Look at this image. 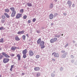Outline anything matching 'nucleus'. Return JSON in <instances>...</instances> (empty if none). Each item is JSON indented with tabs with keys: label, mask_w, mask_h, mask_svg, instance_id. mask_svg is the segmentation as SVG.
I'll list each match as a JSON object with an SVG mask.
<instances>
[{
	"label": "nucleus",
	"mask_w": 77,
	"mask_h": 77,
	"mask_svg": "<svg viewBox=\"0 0 77 77\" xmlns=\"http://www.w3.org/2000/svg\"><path fill=\"white\" fill-rule=\"evenodd\" d=\"M52 55H54V57H59V53H56L55 52H53L52 54Z\"/></svg>",
	"instance_id": "nucleus-1"
},
{
	"label": "nucleus",
	"mask_w": 77,
	"mask_h": 77,
	"mask_svg": "<svg viewBox=\"0 0 77 77\" xmlns=\"http://www.w3.org/2000/svg\"><path fill=\"white\" fill-rule=\"evenodd\" d=\"M9 61V59L8 58H4L3 60V62L4 63H6Z\"/></svg>",
	"instance_id": "nucleus-2"
},
{
	"label": "nucleus",
	"mask_w": 77,
	"mask_h": 77,
	"mask_svg": "<svg viewBox=\"0 0 77 77\" xmlns=\"http://www.w3.org/2000/svg\"><path fill=\"white\" fill-rule=\"evenodd\" d=\"M57 38H54V39H52L50 40L51 43H54V42H56L57 41Z\"/></svg>",
	"instance_id": "nucleus-3"
},
{
	"label": "nucleus",
	"mask_w": 77,
	"mask_h": 77,
	"mask_svg": "<svg viewBox=\"0 0 77 77\" xmlns=\"http://www.w3.org/2000/svg\"><path fill=\"white\" fill-rule=\"evenodd\" d=\"M22 16V14H18L16 16V19H18L21 17Z\"/></svg>",
	"instance_id": "nucleus-4"
},
{
	"label": "nucleus",
	"mask_w": 77,
	"mask_h": 77,
	"mask_svg": "<svg viewBox=\"0 0 77 77\" xmlns=\"http://www.w3.org/2000/svg\"><path fill=\"white\" fill-rule=\"evenodd\" d=\"M2 54L3 55V56H5V57H10V56H9L4 52H3L2 53Z\"/></svg>",
	"instance_id": "nucleus-5"
},
{
	"label": "nucleus",
	"mask_w": 77,
	"mask_h": 77,
	"mask_svg": "<svg viewBox=\"0 0 77 77\" xmlns=\"http://www.w3.org/2000/svg\"><path fill=\"white\" fill-rule=\"evenodd\" d=\"M29 54L30 56H32L34 54L33 52L32 51L30 50L29 51Z\"/></svg>",
	"instance_id": "nucleus-6"
},
{
	"label": "nucleus",
	"mask_w": 77,
	"mask_h": 77,
	"mask_svg": "<svg viewBox=\"0 0 77 77\" xmlns=\"http://www.w3.org/2000/svg\"><path fill=\"white\" fill-rule=\"evenodd\" d=\"M67 3L69 7L71 6V5H72V2L70 1H68L67 2Z\"/></svg>",
	"instance_id": "nucleus-7"
},
{
	"label": "nucleus",
	"mask_w": 77,
	"mask_h": 77,
	"mask_svg": "<svg viewBox=\"0 0 77 77\" xmlns=\"http://www.w3.org/2000/svg\"><path fill=\"white\" fill-rule=\"evenodd\" d=\"M16 14V11H14L12 12V13H11V17H15V14Z\"/></svg>",
	"instance_id": "nucleus-8"
},
{
	"label": "nucleus",
	"mask_w": 77,
	"mask_h": 77,
	"mask_svg": "<svg viewBox=\"0 0 77 77\" xmlns=\"http://www.w3.org/2000/svg\"><path fill=\"white\" fill-rule=\"evenodd\" d=\"M53 18H54V16H53V14H51L49 15V18L50 20H52V19H53Z\"/></svg>",
	"instance_id": "nucleus-9"
},
{
	"label": "nucleus",
	"mask_w": 77,
	"mask_h": 77,
	"mask_svg": "<svg viewBox=\"0 0 77 77\" xmlns=\"http://www.w3.org/2000/svg\"><path fill=\"white\" fill-rule=\"evenodd\" d=\"M16 48H17L15 46H13L11 48V50H12L13 51H14L16 50Z\"/></svg>",
	"instance_id": "nucleus-10"
},
{
	"label": "nucleus",
	"mask_w": 77,
	"mask_h": 77,
	"mask_svg": "<svg viewBox=\"0 0 77 77\" xmlns=\"http://www.w3.org/2000/svg\"><path fill=\"white\" fill-rule=\"evenodd\" d=\"M24 32H25L24 31H19L17 32V34H23Z\"/></svg>",
	"instance_id": "nucleus-11"
},
{
	"label": "nucleus",
	"mask_w": 77,
	"mask_h": 77,
	"mask_svg": "<svg viewBox=\"0 0 77 77\" xmlns=\"http://www.w3.org/2000/svg\"><path fill=\"white\" fill-rule=\"evenodd\" d=\"M27 50L26 49H25L23 51V54H27Z\"/></svg>",
	"instance_id": "nucleus-12"
},
{
	"label": "nucleus",
	"mask_w": 77,
	"mask_h": 77,
	"mask_svg": "<svg viewBox=\"0 0 77 77\" xmlns=\"http://www.w3.org/2000/svg\"><path fill=\"white\" fill-rule=\"evenodd\" d=\"M17 57H18V60H21V56H20V54H18L17 55Z\"/></svg>",
	"instance_id": "nucleus-13"
},
{
	"label": "nucleus",
	"mask_w": 77,
	"mask_h": 77,
	"mask_svg": "<svg viewBox=\"0 0 77 77\" xmlns=\"http://www.w3.org/2000/svg\"><path fill=\"white\" fill-rule=\"evenodd\" d=\"M40 69L38 67H35L34 68V70L35 71H39V70Z\"/></svg>",
	"instance_id": "nucleus-14"
},
{
	"label": "nucleus",
	"mask_w": 77,
	"mask_h": 77,
	"mask_svg": "<svg viewBox=\"0 0 77 77\" xmlns=\"http://www.w3.org/2000/svg\"><path fill=\"white\" fill-rule=\"evenodd\" d=\"M41 42V38L38 39L37 41L38 44H40V42Z\"/></svg>",
	"instance_id": "nucleus-15"
},
{
	"label": "nucleus",
	"mask_w": 77,
	"mask_h": 77,
	"mask_svg": "<svg viewBox=\"0 0 77 77\" xmlns=\"http://www.w3.org/2000/svg\"><path fill=\"white\" fill-rule=\"evenodd\" d=\"M45 44V42H44L43 41H42L40 44V45H44Z\"/></svg>",
	"instance_id": "nucleus-16"
},
{
	"label": "nucleus",
	"mask_w": 77,
	"mask_h": 77,
	"mask_svg": "<svg viewBox=\"0 0 77 77\" xmlns=\"http://www.w3.org/2000/svg\"><path fill=\"white\" fill-rule=\"evenodd\" d=\"M4 14L5 15L6 17L7 18H9V15H8V14L6 13H4Z\"/></svg>",
	"instance_id": "nucleus-17"
},
{
	"label": "nucleus",
	"mask_w": 77,
	"mask_h": 77,
	"mask_svg": "<svg viewBox=\"0 0 77 77\" xmlns=\"http://www.w3.org/2000/svg\"><path fill=\"white\" fill-rule=\"evenodd\" d=\"M15 39L16 41H20V39L18 38V36H16L15 38Z\"/></svg>",
	"instance_id": "nucleus-18"
},
{
	"label": "nucleus",
	"mask_w": 77,
	"mask_h": 77,
	"mask_svg": "<svg viewBox=\"0 0 77 77\" xmlns=\"http://www.w3.org/2000/svg\"><path fill=\"white\" fill-rule=\"evenodd\" d=\"M27 5L28 6H29V7H31V6H32V4L31 3H27Z\"/></svg>",
	"instance_id": "nucleus-19"
},
{
	"label": "nucleus",
	"mask_w": 77,
	"mask_h": 77,
	"mask_svg": "<svg viewBox=\"0 0 77 77\" xmlns=\"http://www.w3.org/2000/svg\"><path fill=\"white\" fill-rule=\"evenodd\" d=\"M53 4H51L50 6V8L52 9V8H53Z\"/></svg>",
	"instance_id": "nucleus-20"
},
{
	"label": "nucleus",
	"mask_w": 77,
	"mask_h": 77,
	"mask_svg": "<svg viewBox=\"0 0 77 77\" xmlns=\"http://www.w3.org/2000/svg\"><path fill=\"white\" fill-rule=\"evenodd\" d=\"M5 11L6 12H9V10L8 9H5Z\"/></svg>",
	"instance_id": "nucleus-21"
},
{
	"label": "nucleus",
	"mask_w": 77,
	"mask_h": 77,
	"mask_svg": "<svg viewBox=\"0 0 77 77\" xmlns=\"http://www.w3.org/2000/svg\"><path fill=\"white\" fill-rule=\"evenodd\" d=\"M66 57V55L65 54H63L62 55V58H64L65 57Z\"/></svg>",
	"instance_id": "nucleus-22"
},
{
	"label": "nucleus",
	"mask_w": 77,
	"mask_h": 77,
	"mask_svg": "<svg viewBox=\"0 0 77 77\" xmlns=\"http://www.w3.org/2000/svg\"><path fill=\"white\" fill-rule=\"evenodd\" d=\"M22 38L23 40H25L26 39V35H23L22 36Z\"/></svg>",
	"instance_id": "nucleus-23"
},
{
	"label": "nucleus",
	"mask_w": 77,
	"mask_h": 77,
	"mask_svg": "<svg viewBox=\"0 0 77 77\" xmlns=\"http://www.w3.org/2000/svg\"><path fill=\"white\" fill-rule=\"evenodd\" d=\"M40 75H41V74H40V73H37L36 74V77H39V76H40Z\"/></svg>",
	"instance_id": "nucleus-24"
},
{
	"label": "nucleus",
	"mask_w": 77,
	"mask_h": 77,
	"mask_svg": "<svg viewBox=\"0 0 77 77\" xmlns=\"http://www.w3.org/2000/svg\"><path fill=\"white\" fill-rule=\"evenodd\" d=\"M10 9L11 10V11H13H13H14V10H15V9L13 7L10 8Z\"/></svg>",
	"instance_id": "nucleus-25"
},
{
	"label": "nucleus",
	"mask_w": 77,
	"mask_h": 77,
	"mask_svg": "<svg viewBox=\"0 0 77 77\" xmlns=\"http://www.w3.org/2000/svg\"><path fill=\"white\" fill-rule=\"evenodd\" d=\"M4 40H3V38H1L0 40V42H3Z\"/></svg>",
	"instance_id": "nucleus-26"
},
{
	"label": "nucleus",
	"mask_w": 77,
	"mask_h": 77,
	"mask_svg": "<svg viewBox=\"0 0 77 77\" xmlns=\"http://www.w3.org/2000/svg\"><path fill=\"white\" fill-rule=\"evenodd\" d=\"M41 46V48L42 49H43V48H45V45H40Z\"/></svg>",
	"instance_id": "nucleus-27"
},
{
	"label": "nucleus",
	"mask_w": 77,
	"mask_h": 77,
	"mask_svg": "<svg viewBox=\"0 0 77 77\" xmlns=\"http://www.w3.org/2000/svg\"><path fill=\"white\" fill-rule=\"evenodd\" d=\"M24 12V10L23 9H21L20 10V13H23Z\"/></svg>",
	"instance_id": "nucleus-28"
},
{
	"label": "nucleus",
	"mask_w": 77,
	"mask_h": 77,
	"mask_svg": "<svg viewBox=\"0 0 77 77\" xmlns=\"http://www.w3.org/2000/svg\"><path fill=\"white\" fill-rule=\"evenodd\" d=\"M55 36L57 38H59V37L60 36V35H59L57 34L55 35Z\"/></svg>",
	"instance_id": "nucleus-29"
},
{
	"label": "nucleus",
	"mask_w": 77,
	"mask_h": 77,
	"mask_svg": "<svg viewBox=\"0 0 77 77\" xmlns=\"http://www.w3.org/2000/svg\"><path fill=\"white\" fill-rule=\"evenodd\" d=\"M23 58H26V57H27V56H26V54H23Z\"/></svg>",
	"instance_id": "nucleus-30"
},
{
	"label": "nucleus",
	"mask_w": 77,
	"mask_h": 77,
	"mask_svg": "<svg viewBox=\"0 0 77 77\" xmlns=\"http://www.w3.org/2000/svg\"><path fill=\"white\" fill-rule=\"evenodd\" d=\"M35 57L36 59H39V55H36Z\"/></svg>",
	"instance_id": "nucleus-31"
},
{
	"label": "nucleus",
	"mask_w": 77,
	"mask_h": 77,
	"mask_svg": "<svg viewBox=\"0 0 77 77\" xmlns=\"http://www.w3.org/2000/svg\"><path fill=\"white\" fill-rule=\"evenodd\" d=\"M51 76L52 77H54V76H55V75L53 73H52L51 74Z\"/></svg>",
	"instance_id": "nucleus-32"
},
{
	"label": "nucleus",
	"mask_w": 77,
	"mask_h": 77,
	"mask_svg": "<svg viewBox=\"0 0 77 77\" xmlns=\"http://www.w3.org/2000/svg\"><path fill=\"white\" fill-rule=\"evenodd\" d=\"M23 18L24 19H26V18H27V16L25 15L23 16Z\"/></svg>",
	"instance_id": "nucleus-33"
},
{
	"label": "nucleus",
	"mask_w": 77,
	"mask_h": 77,
	"mask_svg": "<svg viewBox=\"0 0 77 77\" xmlns=\"http://www.w3.org/2000/svg\"><path fill=\"white\" fill-rule=\"evenodd\" d=\"M10 55H11V56L12 57H14V54H11Z\"/></svg>",
	"instance_id": "nucleus-34"
},
{
	"label": "nucleus",
	"mask_w": 77,
	"mask_h": 77,
	"mask_svg": "<svg viewBox=\"0 0 77 77\" xmlns=\"http://www.w3.org/2000/svg\"><path fill=\"white\" fill-rule=\"evenodd\" d=\"M32 21H33V22H35V21H36V19H35V18H34V19L32 20Z\"/></svg>",
	"instance_id": "nucleus-35"
},
{
	"label": "nucleus",
	"mask_w": 77,
	"mask_h": 77,
	"mask_svg": "<svg viewBox=\"0 0 77 77\" xmlns=\"http://www.w3.org/2000/svg\"><path fill=\"white\" fill-rule=\"evenodd\" d=\"M0 54H0V59H1L3 57V56L2 55H0Z\"/></svg>",
	"instance_id": "nucleus-36"
},
{
	"label": "nucleus",
	"mask_w": 77,
	"mask_h": 77,
	"mask_svg": "<svg viewBox=\"0 0 77 77\" xmlns=\"http://www.w3.org/2000/svg\"><path fill=\"white\" fill-rule=\"evenodd\" d=\"M2 18L3 19H5V16L4 15H3L2 17Z\"/></svg>",
	"instance_id": "nucleus-37"
},
{
	"label": "nucleus",
	"mask_w": 77,
	"mask_h": 77,
	"mask_svg": "<svg viewBox=\"0 0 77 77\" xmlns=\"http://www.w3.org/2000/svg\"><path fill=\"white\" fill-rule=\"evenodd\" d=\"M61 53H65V51H61Z\"/></svg>",
	"instance_id": "nucleus-38"
},
{
	"label": "nucleus",
	"mask_w": 77,
	"mask_h": 77,
	"mask_svg": "<svg viewBox=\"0 0 77 77\" xmlns=\"http://www.w3.org/2000/svg\"><path fill=\"white\" fill-rule=\"evenodd\" d=\"M14 65H12L11 66V68L13 69V68H14Z\"/></svg>",
	"instance_id": "nucleus-39"
},
{
	"label": "nucleus",
	"mask_w": 77,
	"mask_h": 77,
	"mask_svg": "<svg viewBox=\"0 0 77 77\" xmlns=\"http://www.w3.org/2000/svg\"><path fill=\"white\" fill-rule=\"evenodd\" d=\"M74 6H75V5L74 4H72V7L73 8H74Z\"/></svg>",
	"instance_id": "nucleus-40"
},
{
	"label": "nucleus",
	"mask_w": 77,
	"mask_h": 77,
	"mask_svg": "<svg viewBox=\"0 0 77 77\" xmlns=\"http://www.w3.org/2000/svg\"><path fill=\"white\" fill-rule=\"evenodd\" d=\"M69 44H66V45L65 46V47H67V46H68Z\"/></svg>",
	"instance_id": "nucleus-41"
},
{
	"label": "nucleus",
	"mask_w": 77,
	"mask_h": 77,
	"mask_svg": "<svg viewBox=\"0 0 77 77\" xmlns=\"http://www.w3.org/2000/svg\"><path fill=\"white\" fill-rule=\"evenodd\" d=\"M31 22V21H30V20H28V23H30Z\"/></svg>",
	"instance_id": "nucleus-42"
},
{
	"label": "nucleus",
	"mask_w": 77,
	"mask_h": 77,
	"mask_svg": "<svg viewBox=\"0 0 77 77\" xmlns=\"http://www.w3.org/2000/svg\"><path fill=\"white\" fill-rule=\"evenodd\" d=\"M52 60L53 62L55 61V59H54V58L53 59H52Z\"/></svg>",
	"instance_id": "nucleus-43"
},
{
	"label": "nucleus",
	"mask_w": 77,
	"mask_h": 77,
	"mask_svg": "<svg viewBox=\"0 0 77 77\" xmlns=\"http://www.w3.org/2000/svg\"><path fill=\"white\" fill-rule=\"evenodd\" d=\"M58 15V14H57V13H56L54 14V15H55V16H56V15Z\"/></svg>",
	"instance_id": "nucleus-44"
},
{
	"label": "nucleus",
	"mask_w": 77,
	"mask_h": 77,
	"mask_svg": "<svg viewBox=\"0 0 77 77\" xmlns=\"http://www.w3.org/2000/svg\"><path fill=\"white\" fill-rule=\"evenodd\" d=\"M3 29V27H0V30H2Z\"/></svg>",
	"instance_id": "nucleus-45"
},
{
	"label": "nucleus",
	"mask_w": 77,
	"mask_h": 77,
	"mask_svg": "<svg viewBox=\"0 0 77 77\" xmlns=\"http://www.w3.org/2000/svg\"><path fill=\"white\" fill-rule=\"evenodd\" d=\"M71 57L72 58H74V56L72 55H71Z\"/></svg>",
	"instance_id": "nucleus-46"
},
{
	"label": "nucleus",
	"mask_w": 77,
	"mask_h": 77,
	"mask_svg": "<svg viewBox=\"0 0 77 77\" xmlns=\"http://www.w3.org/2000/svg\"><path fill=\"white\" fill-rule=\"evenodd\" d=\"M63 15H64L65 16H66V13H64L63 14Z\"/></svg>",
	"instance_id": "nucleus-47"
},
{
	"label": "nucleus",
	"mask_w": 77,
	"mask_h": 77,
	"mask_svg": "<svg viewBox=\"0 0 77 77\" xmlns=\"http://www.w3.org/2000/svg\"><path fill=\"white\" fill-rule=\"evenodd\" d=\"M37 33H40V32L37 31Z\"/></svg>",
	"instance_id": "nucleus-48"
},
{
	"label": "nucleus",
	"mask_w": 77,
	"mask_h": 77,
	"mask_svg": "<svg viewBox=\"0 0 77 77\" xmlns=\"http://www.w3.org/2000/svg\"><path fill=\"white\" fill-rule=\"evenodd\" d=\"M53 24H54L53 23H52L51 24V26H53Z\"/></svg>",
	"instance_id": "nucleus-49"
},
{
	"label": "nucleus",
	"mask_w": 77,
	"mask_h": 77,
	"mask_svg": "<svg viewBox=\"0 0 77 77\" xmlns=\"http://www.w3.org/2000/svg\"><path fill=\"white\" fill-rule=\"evenodd\" d=\"M26 36H27V37H29V35H28V34H26Z\"/></svg>",
	"instance_id": "nucleus-50"
},
{
	"label": "nucleus",
	"mask_w": 77,
	"mask_h": 77,
	"mask_svg": "<svg viewBox=\"0 0 77 77\" xmlns=\"http://www.w3.org/2000/svg\"><path fill=\"white\" fill-rule=\"evenodd\" d=\"M22 75H24V73H22Z\"/></svg>",
	"instance_id": "nucleus-51"
},
{
	"label": "nucleus",
	"mask_w": 77,
	"mask_h": 77,
	"mask_svg": "<svg viewBox=\"0 0 77 77\" xmlns=\"http://www.w3.org/2000/svg\"><path fill=\"white\" fill-rule=\"evenodd\" d=\"M12 68H11L10 69V71H12Z\"/></svg>",
	"instance_id": "nucleus-52"
},
{
	"label": "nucleus",
	"mask_w": 77,
	"mask_h": 77,
	"mask_svg": "<svg viewBox=\"0 0 77 77\" xmlns=\"http://www.w3.org/2000/svg\"><path fill=\"white\" fill-rule=\"evenodd\" d=\"M61 69H63V68H62V67H61L60 69V70H61Z\"/></svg>",
	"instance_id": "nucleus-53"
},
{
	"label": "nucleus",
	"mask_w": 77,
	"mask_h": 77,
	"mask_svg": "<svg viewBox=\"0 0 77 77\" xmlns=\"http://www.w3.org/2000/svg\"><path fill=\"white\" fill-rule=\"evenodd\" d=\"M17 48V49H20V48H19V47Z\"/></svg>",
	"instance_id": "nucleus-54"
},
{
	"label": "nucleus",
	"mask_w": 77,
	"mask_h": 77,
	"mask_svg": "<svg viewBox=\"0 0 77 77\" xmlns=\"http://www.w3.org/2000/svg\"><path fill=\"white\" fill-rule=\"evenodd\" d=\"M55 2H57V0H54Z\"/></svg>",
	"instance_id": "nucleus-55"
},
{
	"label": "nucleus",
	"mask_w": 77,
	"mask_h": 77,
	"mask_svg": "<svg viewBox=\"0 0 77 77\" xmlns=\"http://www.w3.org/2000/svg\"><path fill=\"white\" fill-rule=\"evenodd\" d=\"M0 77H2V75H0Z\"/></svg>",
	"instance_id": "nucleus-56"
},
{
	"label": "nucleus",
	"mask_w": 77,
	"mask_h": 77,
	"mask_svg": "<svg viewBox=\"0 0 77 77\" xmlns=\"http://www.w3.org/2000/svg\"><path fill=\"white\" fill-rule=\"evenodd\" d=\"M62 36H63V34H62Z\"/></svg>",
	"instance_id": "nucleus-57"
},
{
	"label": "nucleus",
	"mask_w": 77,
	"mask_h": 77,
	"mask_svg": "<svg viewBox=\"0 0 77 77\" xmlns=\"http://www.w3.org/2000/svg\"><path fill=\"white\" fill-rule=\"evenodd\" d=\"M54 72H55V71H54Z\"/></svg>",
	"instance_id": "nucleus-58"
}]
</instances>
